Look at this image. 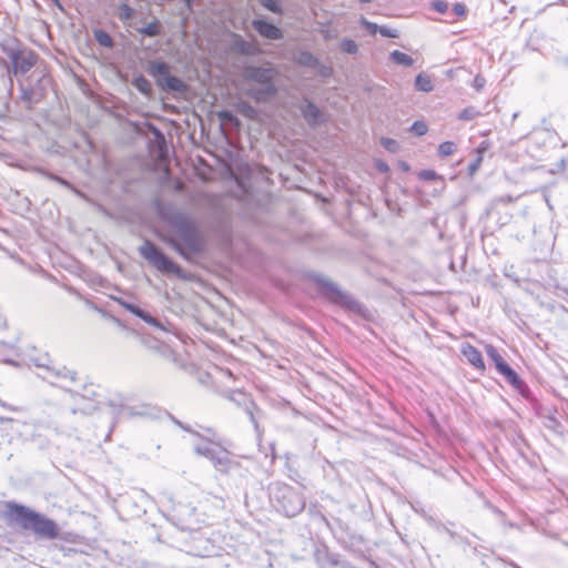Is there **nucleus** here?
<instances>
[{"instance_id":"obj_30","label":"nucleus","mask_w":568,"mask_h":568,"mask_svg":"<svg viewBox=\"0 0 568 568\" xmlns=\"http://www.w3.org/2000/svg\"><path fill=\"white\" fill-rule=\"evenodd\" d=\"M229 399L240 406H244L246 404V402H248L251 399V397L243 392L233 390L230 393Z\"/></svg>"},{"instance_id":"obj_42","label":"nucleus","mask_w":568,"mask_h":568,"mask_svg":"<svg viewBox=\"0 0 568 568\" xmlns=\"http://www.w3.org/2000/svg\"><path fill=\"white\" fill-rule=\"evenodd\" d=\"M485 83H486V80L484 77H481L480 74H477L474 79V82H473V87L477 90V91H480L484 87H485Z\"/></svg>"},{"instance_id":"obj_36","label":"nucleus","mask_w":568,"mask_h":568,"mask_svg":"<svg viewBox=\"0 0 568 568\" xmlns=\"http://www.w3.org/2000/svg\"><path fill=\"white\" fill-rule=\"evenodd\" d=\"M418 178L423 181H435L438 175L434 170H423L418 173Z\"/></svg>"},{"instance_id":"obj_15","label":"nucleus","mask_w":568,"mask_h":568,"mask_svg":"<svg viewBox=\"0 0 568 568\" xmlns=\"http://www.w3.org/2000/svg\"><path fill=\"white\" fill-rule=\"evenodd\" d=\"M460 351L470 365L480 371L485 369V363L481 353L475 346L469 343H465L462 345Z\"/></svg>"},{"instance_id":"obj_21","label":"nucleus","mask_w":568,"mask_h":568,"mask_svg":"<svg viewBox=\"0 0 568 568\" xmlns=\"http://www.w3.org/2000/svg\"><path fill=\"white\" fill-rule=\"evenodd\" d=\"M140 317L145 323L152 325L155 328L162 329L164 332L168 331V328L155 317H153L149 312L142 310L141 307L138 311V314L135 315Z\"/></svg>"},{"instance_id":"obj_44","label":"nucleus","mask_w":568,"mask_h":568,"mask_svg":"<svg viewBox=\"0 0 568 568\" xmlns=\"http://www.w3.org/2000/svg\"><path fill=\"white\" fill-rule=\"evenodd\" d=\"M428 523L432 524V525H435L437 529L442 528L452 538L456 537V534L453 530L448 529L447 527H445L443 525L436 524L435 520L432 517L428 518Z\"/></svg>"},{"instance_id":"obj_29","label":"nucleus","mask_w":568,"mask_h":568,"mask_svg":"<svg viewBox=\"0 0 568 568\" xmlns=\"http://www.w3.org/2000/svg\"><path fill=\"white\" fill-rule=\"evenodd\" d=\"M239 111L241 114H243L244 116L248 118V119H255L257 116V111L256 109L251 105L250 103L247 102H241L239 104Z\"/></svg>"},{"instance_id":"obj_28","label":"nucleus","mask_w":568,"mask_h":568,"mask_svg":"<svg viewBox=\"0 0 568 568\" xmlns=\"http://www.w3.org/2000/svg\"><path fill=\"white\" fill-rule=\"evenodd\" d=\"M260 3L273 13L283 14V8L277 0H260Z\"/></svg>"},{"instance_id":"obj_13","label":"nucleus","mask_w":568,"mask_h":568,"mask_svg":"<svg viewBox=\"0 0 568 568\" xmlns=\"http://www.w3.org/2000/svg\"><path fill=\"white\" fill-rule=\"evenodd\" d=\"M252 27L261 37L268 40H282L284 37L283 31L278 27L263 19H254Z\"/></svg>"},{"instance_id":"obj_4","label":"nucleus","mask_w":568,"mask_h":568,"mask_svg":"<svg viewBox=\"0 0 568 568\" xmlns=\"http://www.w3.org/2000/svg\"><path fill=\"white\" fill-rule=\"evenodd\" d=\"M271 496L275 500L277 509L287 517H294L305 508L304 496L287 484L275 483L271 487Z\"/></svg>"},{"instance_id":"obj_32","label":"nucleus","mask_w":568,"mask_h":568,"mask_svg":"<svg viewBox=\"0 0 568 568\" xmlns=\"http://www.w3.org/2000/svg\"><path fill=\"white\" fill-rule=\"evenodd\" d=\"M341 49L349 54H355L358 51V45L352 39H343L341 42Z\"/></svg>"},{"instance_id":"obj_47","label":"nucleus","mask_w":568,"mask_h":568,"mask_svg":"<svg viewBox=\"0 0 568 568\" xmlns=\"http://www.w3.org/2000/svg\"><path fill=\"white\" fill-rule=\"evenodd\" d=\"M41 174H43L47 179L51 180V181H57L58 180V175L51 173V172H48V171H44V170H40Z\"/></svg>"},{"instance_id":"obj_48","label":"nucleus","mask_w":568,"mask_h":568,"mask_svg":"<svg viewBox=\"0 0 568 568\" xmlns=\"http://www.w3.org/2000/svg\"><path fill=\"white\" fill-rule=\"evenodd\" d=\"M55 182L68 187V189H72V185L70 184V182H68L67 180H64L61 176H58V180Z\"/></svg>"},{"instance_id":"obj_55","label":"nucleus","mask_w":568,"mask_h":568,"mask_svg":"<svg viewBox=\"0 0 568 568\" xmlns=\"http://www.w3.org/2000/svg\"><path fill=\"white\" fill-rule=\"evenodd\" d=\"M322 554H323V552H322L321 550H317V551H316V558H317V560H318V561L321 560V556H322Z\"/></svg>"},{"instance_id":"obj_58","label":"nucleus","mask_w":568,"mask_h":568,"mask_svg":"<svg viewBox=\"0 0 568 568\" xmlns=\"http://www.w3.org/2000/svg\"><path fill=\"white\" fill-rule=\"evenodd\" d=\"M110 407H114L113 413H114V412L116 410V408H118L113 403H111V404H110Z\"/></svg>"},{"instance_id":"obj_40","label":"nucleus","mask_w":568,"mask_h":568,"mask_svg":"<svg viewBox=\"0 0 568 568\" xmlns=\"http://www.w3.org/2000/svg\"><path fill=\"white\" fill-rule=\"evenodd\" d=\"M382 144L385 149H387L390 152H396L398 149V144L393 139H383Z\"/></svg>"},{"instance_id":"obj_19","label":"nucleus","mask_w":568,"mask_h":568,"mask_svg":"<svg viewBox=\"0 0 568 568\" xmlns=\"http://www.w3.org/2000/svg\"><path fill=\"white\" fill-rule=\"evenodd\" d=\"M295 62L308 68H317L320 65V60L310 51H300L295 57Z\"/></svg>"},{"instance_id":"obj_52","label":"nucleus","mask_w":568,"mask_h":568,"mask_svg":"<svg viewBox=\"0 0 568 568\" xmlns=\"http://www.w3.org/2000/svg\"><path fill=\"white\" fill-rule=\"evenodd\" d=\"M377 168H378V170H379V171H382V172H386V171H388V166H387V164H385V163H381V164H378V166H377Z\"/></svg>"},{"instance_id":"obj_50","label":"nucleus","mask_w":568,"mask_h":568,"mask_svg":"<svg viewBox=\"0 0 568 568\" xmlns=\"http://www.w3.org/2000/svg\"><path fill=\"white\" fill-rule=\"evenodd\" d=\"M0 405H1L2 407L8 408V409L13 410V412H18V410H19V408H18V407H14V406L8 405V404H6V403H4V402H2V400H0Z\"/></svg>"},{"instance_id":"obj_41","label":"nucleus","mask_w":568,"mask_h":568,"mask_svg":"<svg viewBox=\"0 0 568 568\" xmlns=\"http://www.w3.org/2000/svg\"><path fill=\"white\" fill-rule=\"evenodd\" d=\"M453 11H454L455 16L464 17L467 12V8L464 3L457 2L453 6Z\"/></svg>"},{"instance_id":"obj_49","label":"nucleus","mask_w":568,"mask_h":568,"mask_svg":"<svg viewBox=\"0 0 568 568\" xmlns=\"http://www.w3.org/2000/svg\"><path fill=\"white\" fill-rule=\"evenodd\" d=\"M498 201L504 202V203H510L514 201V199L510 195H505V196H500L498 199Z\"/></svg>"},{"instance_id":"obj_37","label":"nucleus","mask_w":568,"mask_h":568,"mask_svg":"<svg viewBox=\"0 0 568 568\" xmlns=\"http://www.w3.org/2000/svg\"><path fill=\"white\" fill-rule=\"evenodd\" d=\"M378 32L383 36V37H386V38H398L399 37V33L396 29H392V28H388L386 26H382L379 29H378Z\"/></svg>"},{"instance_id":"obj_51","label":"nucleus","mask_w":568,"mask_h":568,"mask_svg":"<svg viewBox=\"0 0 568 568\" xmlns=\"http://www.w3.org/2000/svg\"><path fill=\"white\" fill-rule=\"evenodd\" d=\"M478 163H479V160H477L476 162L471 163L469 166H468V170L470 173H474L477 168H478Z\"/></svg>"},{"instance_id":"obj_20","label":"nucleus","mask_w":568,"mask_h":568,"mask_svg":"<svg viewBox=\"0 0 568 568\" xmlns=\"http://www.w3.org/2000/svg\"><path fill=\"white\" fill-rule=\"evenodd\" d=\"M485 349L487 356L494 362L496 369L499 373L508 366L507 362L503 358L496 347L493 345H486Z\"/></svg>"},{"instance_id":"obj_3","label":"nucleus","mask_w":568,"mask_h":568,"mask_svg":"<svg viewBox=\"0 0 568 568\" xmlns=\"http://www.w3.org/2000/svg\"><path fill=\"white\" fill-rule=\"evenodd\" d=\"M276 73V70L271 63H265L260 67L253 64L245 65L242 72L243 79L247 82L258 84V87L248 85L246 94L256 102H266L275 97L277 93V89L274 84Z\"/></svg>"},{"instance_id":"obj_26","label":"nucleus","mask_w":568,"mask_h":568,"mask_svg":"<svg viewBox=\"0 0 568 568\" xmlns=\"http://www.w3.org/2000/svg\"><path fill=\"white\" fill-rule=\"evenodd\" d=\"M456 150H457V146L454 142L445 141L443 143H440L438 146V155L442 158H446V156L454 154L456 152Z\"/></svg>"},{"instance_id":"obj_9","label":"nucleus","mask_w":568,"mask_h":568,"mask_svg":"<svg viewBox=\"0 0 568 568\" xmlns=\"http://www.w3.org/2000/svg\"><path fill=\"white\" fill-rule=\"evenodd\" d=\"M50 84L51 79L44 73L40 74L33 84L29 83L26 85L24 83H21V100L27 104L29 109H31L32 105L38 104L44 99Z\"/></svg>"},{"instance_id":"obj_12","label":"nucleus","mask_w":568,"mask_h":568,"mask_svg":"<svg viewBox=\"0 0 568 568\" xmlns=\"http://www.w3.org/2000/svg\"><path fill=\"white\" fill-rule=\"evenodd\" d=\"M174 423L180 426L182 429L191 433L192 435H194L196 438H197V442L196 443H202L204 445H221V444H224L225 442L221 438V436L219 435V433L211 428V427H203V426H200V428L203 430V433H200L199 430H195V429H192L189 425H184L182 424L181 422L174 419Z\"/></svg>"},{"instance_id":"obj_24","label":"nucleus","mask_w":568,"mask_h":568,"mask_svg":"<svg viewBox=\"0 0 568 568\" xmlns=\"http://www.w3.org/2000/svg\"><path fill=\"white\" fill-rule=\"evenodd\" d=\"M94 39L102 47L113 48V45H114V41H113L112 37L104 30H101V29L95 30Z\"/></svg>"},{"instance_id":"obj_34","label":"nucleus","mask_w":568,"mask_h":568,"mask_svg":"<svg viewBox=\"0 0 568 568\" xmlns=\"http://www.w3.org/2000/svg\"><path fill=\"white\" fill-rule=\"evenodd\" d=\"M515 389L519 390V392H523L524 388H526V384L525 382L519 377L518 374L514 375L513 378H509L507 381Z\"/></svg>"},{"instance_id":"obj_54","label":"nucleus","mask_w":568,"mask_h":568,"mask_svg":"<svg viewBox=\"0 0 568 568\" xmlns=\"http://www.w3.org/2000/svg\"><path fill=\"white\" fill-rule=\"evenodd\" d=\"M13 419L10 417H0V424L12 422Z\"/></svg>"},{"instance_id":"obj_39","label":"nucleus","mask_w":568,"mask_h":568,"mask_svg":"<svg viewBox=\"0 0 568 568\" xmlns=\"http://www.w3.org/2000/svg\"><path fill=\"white\" fill-rule=\"evenodd\" d=\"M219 116L224 122L233 123L235 125L240 124L237 118L233 113H231L230 111H223V112L220 113Z\"/></svg>"},{"instance_id":"obj_33","label":"nucleus","mask_w":568,"mask_h":568,"mask_svg":"<svg viewBox=\"0 0 568 568\" xmlns=\"http://www.w3.org/2000/svg\"><path fill=\"white\" fill-rule=\"evenodd\" d=\"M410 131L413 133H415L416 135L418 136H422L424 134H426L427 132V125L425 122L423 121H415L412 126H410Z\"/></svg>"},{"instance_id":"obj_1","label":"nucleus","mask_w":568,"mask_h":568,"mask_svg":"<svg viewBox=\"0 0 568 568\" xmlns=\"http://www.w3.org/2000/svg\"><path fill=\"white\" fill-rule=\"evenodd\" d=\"M164 219L170 226L165 242L183 258L190 261L205 251L206 239L193 219L182 212H172Z\"/></svg>"},{"instance_id":"obj_6","label":"nucleus","mask_w":568,"mask_h":568,"mask_svg":"<svg viewBox=\"0 0 568 568\" xmlns=\"http://www.w3.org/2000/svg\"><path fill=\"white\" fill-rule=\"evenodd\" d=\"M221 445H204L202 443L194 444V452L204 456L213 464L214 468L223 474H227L239 466V463L232 458L231 453Z\"/></svg>"},{"instance_id":"obj_27","label":"nucleus","mask_w":568,"mask_h":568,"mask_svg":"<svg viewBox=\"0 0 568 568\" xmlns=\"http://www.w3.org/2000/svg\"><path fill=\"white\" fill-rule=\"evenodd\" d=\"M480 115V112L475 106H467L460 111L458 119L462 121H470Z\"/></svg>"},{"instance_id":"obj_35","label":"nucleus","mask_w":568,"mask_h":568,"mask_svg":"<svg viewBox=\"0 0 568 568\" xmlns=\"http://www.w3.org/2000/svg\"><path fill=\"white\" fill-rule=\"evenodd\" d=\"M361 24L371 34H375L376 32H378V29L381 28L376 23L368 21L366 18L361 19Z\"/></svg>"},{"instance_id":"obj_2","label":"nucleus","mask_w":568,"mask_h":568,"mask_svg":"<svg viewBox=\"0 0 568 568\" xmlns=\"http://www.w3.org/2000/svg\"><path fill=\"white\" fill-rule=\"evenodd\" d=\"M7 518L22 530L31 532L38 539L54 540L60 538L61 528L53 519L24 505L9 501L6 505Z\"/></svg>"},{"instance_id":"obj_17","label":"nucleus","mask_w":568,"mask_h":568,"mask_svg":"<svg viewBox=\"0 0 568 568\" xmlns=\"http://www.w3.org/2000/svg\"><path fill=\"white\" fill-rule=\"evenodd\" d=\"M243 409L247 417L250 418L251 423L253 424L255 432L260 436L262 430L258 422L262 416V410L256 406L252 398L248 402H246V404L243 406Z\"/></svg>"},{"instance_id":"obj_38","label":"nucleus","mask_w":568,"mask_h":568,"mask_svg":"<svg viewBox=\"0 0 568 568\" xmlns=\"http://www.w3.org/2000/svg\"><path fill=\"white\" fill-rule=\"evenodd\" d=\"M432 8L438 13H446L448 10V2L444 0H436L432 2Z\"/></svg>"},{"instance_id":"obj_11","label":"nucleus","mask_w":568,"mask_h":568,"mask_svg":"<svg viewBox=\"0 0 568 568\" xmlns=\"http://www.w3.org/2000/svg\"><path fill=\"white\" fill-rule=\"evenodd\" d=\"M36 365L45 368L47 375L43 378L52 385L68 387L69 384H73L77 381V373L65 367L54 368L43 363H36Z\"/></svg>"},{"instance_id":"obj_23","label":"nucleus","mask_w":568,"mask_h":568,"mask_svg":"<svg viewBox=\"0 0 568 568\" xmlns=\"http://www.w3.org/2000/svg\"><path fill=\"white\" fill-rule=\"evenodd\" d=\"M389 57H390V60L396 64L410 67L414 63V60L410 55H408L402 51H398V50L390 52Z\"/></svg>"},{"instance_id":"obj_43","label":"nucleus","mask_w":568,"mask_h":568,"mask_svg":"<svg viewBox=\"0 0 568 568\" xmlns=\"http://www.w3.org/2000/svg\"><path fill=\"white\" fill-rule=\"evenodd\" d=\"M317 69H318L320 75H322L323 78H328L333 73V69L331 67H327V65H324V64H321V63L317 67Z\"/></svg>"},{"instance_id":"obj_8","label":"nucleus","mask_w":568,"mask_h":568,"mask_svg":"<svg viewBox=\"0 0 568 568\" xmlns=\"http://www.w3.org/2000/svg\"><path fill=\"white\" fill-rule=\"evenodd\" d=\"M148 72L156 79V84L163 90L180 93L186 91V84L178 77L170 74V65L166 62L150 61Z\"/></svg>"},{"instance_id":"obj_46","label":"nucleus","mask_w":568,"mask_h":568,"mask_svg":"<svg viewBox=\"0 0 568 568\" xmlns=\"http://www.w3.org/2000/svg\"><path fill=\"white\" fill-rule=\"evenodd\" d=\"M500 374L506 378V381H508L509 378H513L517 373L508 365L500 372Z\"/></svg>"},{"instance_id":"obj_10","label":"nucleus","mask_w":568,"mask_h":568,"mask_svg":"<svg viewBox=\"0 0 568 568\" xmlns=\"http://www.w3.org/2000/svg\"><path fill=\"white\" fill-rule=\"evenodd\" d=\"M316 283L322 288L328 300L335 304L342 305L349 311L359 312L362 305L351 295L344 293L336 284L325 277H317Z\"/></svg>"},{"instance_id":"obj_14","label":"nucleus","mask_w":568,"mask_h":568,"mask_svg":"<svg viewBox=\"0 0 568 568\" xmlns=\"http://www.w3.org/2000/svg\"><path fill=\"white\" fill-rule=\"evenodd\" d=\"M298 109L310 126H317L324 121L321 110L307 98H304Z\"/></svg>"},{"instance_id":"obj_45","label":"nucleus","mask_w":568,"mask_h":568,"mask_svg":"<svg viewBox=\"0 0 568 568\" xmlns=\"http://www.w3.org/2000/svg\"><path fill=\"white\" fill-rule=\"evenodd\" d=\"M121 304H122V306H123L126 311H129L130 313H132V314H134V315H136V314H138V311H139V308H140L138 305L132 304V303H128V302H122Z\"/></svg>"},{"instance_id":"obj_31","label":"nucleus","mask_w":568,"mask_h":568,"mask_svg":"<svg viewBox=\"0 0 568 568\" xmlns=\"http://www.w3.org/2000/svg\"><path fill=\"white\" fill-rule=\"evenodd\" d=\"M134 14H135L134 9L131 8L129 4H126V3L120 4V7H119L120 20H122V21L130 20L134 17Z\"/></svg>"},{"instance_id":"obj_25","label":"nucleus","mask_w":568,"mask_h":568,"mask_svg":"<svg viewBox=\"0 0 568 568\" xmlns=\"http://www.w3.org/2000/svg\"><path fill=\"white\" fill-rule=\"evenodd\" d=\"M133 85L143 94L145 95H149L151 94V91H152V87H151V83L150 81L143 77V75H139L138 78L134 79L133 81Z\"/></svg>"},{"instance_id":"obj_53","label":"nucleus","mask_w":568,"mask_h":568,"mask_svg":"<svg viewBox=\"0 0 568 568\" xmlns=\"http://www.w3.org/2000/svg\"><path fill=\"white\" fill-rule=\"evenodd\" d=\"M128 410V407H125L123 404L119 405V414H124Z\"/></svg>"},{"instance_id":"obj_5","label":"nucleus","mask_w":568,"mask_h":568,"mask_svg":"<svg viewBox=\"0 0 568 568\" xmlns=\"http://www.w3.org/2000/svg\"><path fill=\"white\" fill-rule=\"evenodd\" d=\"M1 49L11 62L9 72L16 77L29 72L37 64L39 59V55L33 50L14 41L2 43Z\"/></svg>"},{"instance_id":"obj_7","label":"nucleus","mask_w":568,"mask_h":568,"mask_svg":"<svg viewBox=\"0 0 568 568\" xmlns=\"http://www.w3.org/2000/svg\"><path fill=\"white\" fill-rule=\"evenodd\" d=\"M139 253L143 258L148 261L150 265L155 267L162 273L174 274L176 276L182 275V268L170 260L154 243L151 241H144L139 247Z\"/></svg>"},{"instance_id":"obj_57","label":"nucleus","mask_w":568,"mask_h":568,"mask_svg":"<svg viewBox=\"0 0 568 568\" xmlns=\"http://www.w3.org/2000/svg\"><path fill=\"white\" fill-rule=\"evenodd\" d=\"M373 0H359L361 3H369L372 2Z\"/></svg>"},{"instance_id":"obj_18","label":"nucleus","mask_w":568,"mask_h":568,"mask_svg":"<svg viewBox=\"0 0 568 568\" xmlns=\"http://www.w3.org/2000/svg\"><path fill=\"white\" fill-rule=\"evenodd\" d=\"M136 31L143 37L153 38L162 34L163 26L159 19L154 18L146 26L138 28Z\"/></svg>"},{"instance_id":"obj_22","label":"nucleus","mask_w":568,"mask_h":568,"mask_svg":"<svg viewBox=\"0 0 568 568\" xmlns=\"http://www.w3.org/2000/svg\"><path fill=\"white\" fill-rule=\"evenodd\" d=\"M415 87L418 91L430 92L434 89L430 78L424 73H419L415 79Z\"/></svg>"},{"instance_id":"obj_16","label":"nucleus","mask_w":568,"mask_h":568,"mask_svg":"<svg viewBox=\"0 0 568 568\" xmlns=\"http://www.w3.org/2000/svg\"><path fill=\"white\" fill-rule=\"evenodd\" d=\"M232 48L234 51L243 55H255L258 52V49L256 48L255 44H253L250 41H246L239 34L234 36Z\"/></svg>"},{"instance_id":"obj_56","label":"nucleus","mask_w":568,"mask_h":568,"mask_svg":"<svg viewBox=\"0 0 568 568\" xmlns=\"http://www.w3.org/2000/svg\"><path fill=\"white\" fill-rule=\"evenodd\" d=\"M185 2V4L190 8L191 7V1L192 0H183Z\"/></svg>"}]
</instances>
